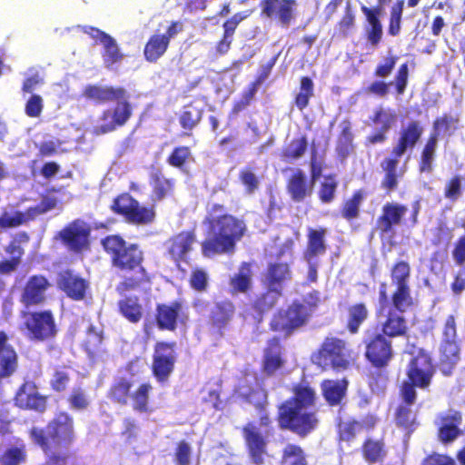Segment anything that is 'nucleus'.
<instances>
[{"instance_id":"bb28decb","label":"nucleus","mask_w":465,"mask_h":465,"mask_svg":"<svg viewBox=\"0 0 465 465\" xmlns=\"http://www.w3.org/2000/svg\"><path fill=\"white\" fill-rule=\"evenodd\" d=\"M361 454L369 465L382 463L388 456L385 439L367 437L361 446Z\"/></svg>"},{"instance_id":"13d9d810","label":"nucleus","mask_w":465,"mask_h":465,"mask_svg":"<svg viewBox=\"0 0 465 465\" xmlns=\"http://www.w3.org/2000/svg\"><path fill=\"white\" fill-rule=\"evenodd\" d=\"M152 390V386L149 383L140 384L134 390H132L130 398L133 401V407L134 410L140 411H147L148 395Z\"/></svg>"},{"instance_id":"052dcab7","label":"nucleus","mask_w":465,"mask_h":465,"mask_svg":"<svg viewBox=\"0 0 465 465\" xmlns=\"http://www.w3.org/2000/svg\"><path fill=\"white\" fill-rule=\"evenodd\" d=\"M25 460L24 443L8 448L1 456L2 465H19Z\"/></svg>"},{"instance_id":"393cba45","label":"nucleus","mask_w":465,"mask_h":465,"mask_svg":"<svg viewBox=\"0 0 465 465\" xmlns=\"http://www.w3.org/2000/svg\"><path fill=\"white\" fill-rule=\"evenodd\" d=\"M462 422V414L459 411H453L450 414L440 417V424L438 427L437 438L442 444H450L456 440L461 434L459 428Z\"/></svg>"},{"instance_id":"79ce46f5","label":"nucleus","mask_w":465,"mask_h":465,"mask_svg":"<svg viewBox=\"0 0 465 465\" xmlns=\"http://www.w3.org/2000/svg\"><path fill=\"white\" fill-rule=\"evenodd\" d=\"M308 148V139L305 134L293 138L280 153L281 160L284 163H293L302 158Z\"/></svg>"},{"instance_id":"8fccbe9b","label":"nucleus","mask_w":465,"mask_h":465,"mask_svg":"<svg viewBox=\"0 0 465 465\" xmlns=\"http://www.w3.org/2000/svg\"><path fill=\"white\" fill-rule=\"evenodd\" d=\"M168 38L165 35H154L144 47V56L149 62L157 61L168 47Z\"/></svg>"},{"instance_id":"338daca9","label":"nucleus","mask_w":465,"mask_h":465,"mask_svg":"<svg viewBox=\"0 0 465 465\" xmlns=\"http://www.w3.org/2000/svg\"><path fill=\"white\" fill-rule=\"evenodd\" d=\"M398 56L395 54H388L376 65L373 75L380 79L389 77L395 69Z\"/></svg>"},{"instance_id":"7c9ffc66","label":"nucleus","mask_w":465,"mask_h":465,"mask_svg":"<svg viewBox=\"0 0 465 465\" xmlns=\"http://www.w3.org/2000/svg\"><path fill=\"white\" fill-rule=\"evenodd\" d=\"M361 10L368 22V26L365 28L366 40L372 46H378L383 35L380 8L361 5Z\"/></svg>"},{"instance_id":"864d4df0","label":"nucleus","mask_w":465,"mask_h":465,"mask_svg":"<svg viewBox=\"0 0 465 465\" xmlns=\"http://www.w3.org/2000/svg\"><path fill=\"white\" fill-rule=\"evenodd\" d=\"M362 200V192L361 190L355 191L352 195L343 203L341 209L342 218L349 222L358 218Z\"/></svg>"},{"instance_id":"e433bc0d","label":"nucleus","mask_w":465,"mask_h":465,"mask_svg":"<svg viewBox=\"0 0 465 465\" xmlns=\"http://www.w3.org/2000/svg\"><path fill=\"white\" fill-rule=\"evenodd\" d=\"M438 134H430L426 139L418 162V169L420 173H430L433 170V163L437 156Z\"/></svg>"},{"instance_id":"774afa93","label":"nucleus","mask_w":465,"mask_h":465,"mask_svg":"<svg viewBox=\"0 0 465 465\" xmlns=\"http://www.w3.org/2000/svg\"><path fill=\"white\" fill-rule=\"evenodd\" d=\"M420 465H456V462L448 454L431 451L422 459Z\"/></svg>"},{"instance_id":"aec40b11","label":"nucleus","mask_w":465,"mask_h":465,"mask_svg":"<svg viewBox=\"0 0 465 465\" xmlns=\"http://www.w3.org/2000/svg\"><path fill=\"white\" fill-rule=\"evenodd\" d=\"M327 232V229L322 226L307 229V243L302 253L306 262L316 261L318 257L326 253L328 249Z\"/></svg>"},{"instance_id":"58836bf2","label":"nucleus","mask_w":465,"mask_h":465,"mask_svg":"<svg viewBox=\"0 0 465 465\" xmlns=\"http://www.w3.org/2000/svg\"><path fill=\"white\" fill-rule=\"evenodd\" d=\"M16 353L7 343V336L0 332V379L11 375L16 369Z\"/></svg>"},{"instance_id":"c756f323","label":"nucleus","mask_w":465,"mask_h":465,"mask_svg":"<svg viewBox=\"0 0 465 465\" xmlns=\"http://www.w3.org/2000/svg\"><path fill=\"white\" fill-rule=\"evenodd\" d=\"M401 399L402 402L395 410L394 421L397 428L401 430L406 436L410 437L419 426L417 415L411 410V406L415 401L408 402L404 398Z\"/></svg>"},{"instance_id":"4468645a","label":"nucleus","mask_w":465,"mask_h":465,"mask_svg":"<svg viewBox=\"0 0 465 465\" xmlns=\"http://www.w3.org/2000/svg\"><path fill=\"white\" fill-rule=\"evenodd\" d=\"M234 392L243 401L254 406L259 411H263L267 394L266 391L256 382V377L253 374H246L240 379Z\"/></svg>"},{"instance_id":"1a4fd4ad","label":"nucleus","mask_w":465,"mask_h":465,"mask_svg":"<svg viewBox=\"0 0 465 465\" xmlns=\"http://www.w3.org/2000/svg\"><path fill=\"white\" fill-rule=\"evenodd\" d=\"M363 344L366 361L375 369H387L394 358L391 340L376 332L364 339Z\"/></svg>"},{"instance_id":"9b49d317","label":"nucleus","mask_w":465,"mask_h":465,"mask_svg":"<svg viewBox=\"0 0 465 465\" xmlns=\"http://www.w3.org/2000/svg\"><path fill=\"white\" fill-rule=\"evenodd\" d=\"M176 355L173 344L158 342L154 348L152 370L160 383L167 382L174 369Z\"/></svg>"},{"instance_id":"603ef678","label":"nucleus","mask_w":465,"mask_h":465,"mask_svg":"<svg viewBox=\"0 0 465 465\" xmlns=\"http://www.w3.org/2000/svg\"><path fill=\"white\" fill-rule=\"evenodd\" d=\"M338 181L335 173L324 175L318 190V198L322 203H331L336 197Z\"/></svg>"},{"instance_id":"09e8293b","label":"nucleus","mask_w":465,"mask_h":465,"mask_svg":"<svg viewBox=\"0 0 465 465\" xmlns=\"http://www.w3.org/2000/svg\"><path fill=\"white\" fill-rule=\"evenodd\" d=\"M252 263L243 262L234 274V292L247 293L252 287Z\"/></svg>"},{"instance_id":"0e129e2a","label":"nucleus","mask_w":465,"mask_h":465,"mask_svg":"<svg viewBox=\"0 0 465 465\" xmlns=\"http://www.w3.org/2000/svg\"><path fill=\"white\" fill-rule=\"evenodd\" d=\"M202 117V110L195 104L184 106L180 117V123L185 129H192Z\"/></svg>"},{"instance_id":"f704fd0d","label":"nucleus","mask_w":465,"mask_h":465,"mask_svg":"<svg viewBox=\"0 0 465 465\" xmlns=\"http://www.w3.org/2000/svg\"><path fill=\"white\" fill-rule=\"evenodd\" d=\"M349 381L343 378L341 380H323L321 382L322 393L330 406L341 404L345 398L348 390Z\"/></svg>"},{"instance_id":"6ab92c4d","label":"nucleus","mask_w":465,"mask_h":465,"mask_svg":"<svg viewBox=\"0 0 465 465\" xmlns=\"http://www.w3.org/2000/svg\"><path fill=\"white\" fill-rule=\"evenodd\" d=\"M292 272L290 263L286 262H271L263 273V284L266 288L282 293L283 285L291 281Z\"/></svg>"},{"instance_id":"49530a36","label":"nucleus","mask_w":465,"mask_h":465,"mask_svg":"<svg viewBox=\"0 0 465 465\" xmlns=\"http://www.w3.org/2000/svg\"><path fill=\"white\" fill-rule=\"evenodd\" d=\"M280 465H308L305 450L298 444H286L282 450Z\"/></svg>"},{"instance_id":"f3484780","label":"nucleus","mask_w":465,"mask_h":465,"mask_svg":"<svg viewBox=\"0 0 465 465\" xmlns=\"http://www.w3.org/2000/svg\"><path fill=\"white\" fill-rule=\"evenodd\" d=\"M242 431L252 461L256 465H262L264 463V457L267 454V441L265 438L252 422L243 426Z\"/></svg>"},{"instance_id":"a18cd8bd","label":"nucleus","mask_w":465,"mask_h":465,"mask_svg":"<svg viewBox=\"0 0 465 465\" xmlns=\"http://www.w3.org/2000/svg\"><path fill=\"white\" fill-rule=\"evenodd\" d=\"M353 138L351 123L344 121L336 143V153L340 157L347 158L353 152Z\"/></svg>"},{"instance_id":"c85d7f7f","label":"nucleus","mask_w":465,"mask_h":465,"mask_svg":"<svg viewBox=\"0 0 465 465\" xmlns=\"http://www.w3.org/2000/svg\"><path fill=\"white\" fill-rule=\"evenodd\" d=\"M89 229L83 222H75L60 232L63 242L72 250L80 251L88 243Z\"/></svg>"},{"instance_id":"69168bd1","label":"nucleus","mask_w":465,"mask_h":465,"mask_svg":"<svg viewBox=\"0 0 465 465\" xmlns=\"http://www.w3.org/2000/svg\"><path fill=\"white\" fill-rule=\"evenodd\" d=\"M361 430V422L356 420H350L340 422L338 425V438L341 441H351Z\"/></svg>"},{"instance_id":"c03bdc74","label":"nucleus","mask_w":465,"mask_h":465,"mask_svg":"<svg viewBox=\"0 0 465 465\" xmlns=\"http://www.w3.org/2000/svg\"><path fill=\"white\" fill-rule=\"evenodd\" d=\"M356 25V15L350 0L346 1L341 17L335 25L334 35L338 37H348Z\"/></svg>"},{"instance_id":"de8ad7c7","label":"nucleus","mask_w":465,"mask_h":465,"mask_svg":"<svg viewBox=\"0 0 465 465\" xmlns=\"http://www.w3.org/2000/svg\"><path fill=\"white\" fill-rule=\"evenodd\" d=\"M460 120L459 114H450L444 113L433 121V132L431 134H438L439 135L440 133H442L448 135H452L457 130L460 129Z\"/></svg>"},{"instance_id":"f8f14e48","label":"nucleus","mask_w":465,"mask_h":465,"mask_svg":"<svg viewBox=\"0 0 465 465\" xmlns=\"http://www.w3.org/2000/svg\"><path fill=\"white\" fill-rule=\"evenodd\" d=\"M409 65L408 63L401 64L394 76L393 81L385 82L383 79L376 80L364 88L367 94L385 97L390 93V87L392 85L397 95H402L406 92L409 84Z\"/></svg>"},{"instance_id":"5701e85b","label":"nucleus","mask_w":465,"mask_h":465,"mask_svg":"<svg viewBox=\"0 0 465 465\" xmlns=\"http://www.w3.org/2000/svg\"><path fill=\"white\" fill-rule=\"evenodd\" d=\"M187 320V312L178 302L158 306L157 322L162 329L174 330L178 323L184 324Z\"/></svg>"},{"instance_id":"423d86ee","label":"nucleus","mask_w":465,"mask_h":465,"mask_svg":"<svg viewBox=\"0 0 465 465\" xmlns=\"http://www.w3.org/2000/svg\"><path fill=\"white\" fill-rule=\"evenodd\" d=\"M46 435L44 430L34 428L31 439L38 444L45 453L55 452L64 455L68 446L74 440L73 420L65 413H60L47 426Z\"/></svg>"},{"instance_id":"412c9836","label":"nucleus","mask_w":465,"mask_h":465,"mask_svg":"<svg viewBox=\"0 0 465 465\" xmlns=\"http://www.w3.org/2000/svg\"><path fill=\"white\" fill-rule=\"evenodd\" d=\"M262 14L268 17H276L282 26H288L293 19L295 0H262Z\"/></svg>"},{"instance_id":"20e7f679","label":"nucleus","mask_w":465,"mask_h":465,"mask_svg":"<svg viewBox=\"0 0 465 465\" xmlns=\"http://www.w3.org/2000/svg\"><path fill=\"white\" fill-rule=\"evenodd\" d=\"M406 380L400 386V396L408 402L416 401L417 389L429 391L436 374V368L430 353L420 349L406 366Z\"/></svg>"},{"instance_id":"ea45409f","label":"nucleus","mask_w":465,"mask_h":465,"mask_svg":"<svg viewBox=\"0 0 465 465\" xmlns=\"http://www.w3.org/2000/svg\"><path fill=\"white\" fill-rule=\"evenodd\" d=\"M460 360V347L458 341L441 340L440 345V365L449 372Z\"/></svg>"},{"instance_id":"a211bd4d","label":"nucleus","mask_w":465,"mask_h":465,"mask_svg":"<svg viewBox=\"0 0 465 465\" xmlns=\"http://www.w3.org/2000/svg\"><path fill=\"white\" fill-rule=\"evenodd\" d=\"M406 213L405 205L398 203H386L376 221V229L379 234L383 236L393 233L394 228L401 223Z\"/></svg>"},{"instance_id":"dca6fc26","label":"nucleus","mask_w":465,"mask_h":465,"mask_svg":"<svg viewBox=\"0 0 465 465\" xmlns=\"http://www.w3.org/2000/svg\"><path fill=\"white\" fill-rule=\"evenodd\" d=\"M423 133L424 127L419 120L409 121L401 128L399 137L391 153L402 157L407 151L413 150Z\"/></svg>"},{"instance_id":"680f3d73","label":"nucleus","mask_w":465,"mask_h":465,"mask_svg":"<svg viewBox=\"0 0 465 465\" xmlns=\"http://www.w3.org/2000/svg\"><path fill=\"white\" fill-rule=\"evenodd\" d=\"M121 252H123L122 254L125 253L124 260L126 264H114L116 267L122 270H134L140 265L142 252L135 245L129 244Z\"/></svg>"},{"instance_id":"5fc2aeb1","label":"nucleus","mask_w":465,"mask_h":465,"mask_svg":"<svg viewBox=\"0 0 465 465\" xmlns=\"http://www.w3.org/2000/svg\"><path fill=\"white\" fill-rule=\"evenodd\" d=\"M104 249L112 254L114 264H126L124 260L125 253L121 254L126 245L125 242L115 235L109 236L103 241Z\"/></svg>"},{"instance_id":"4be33fe9","label":"nucleus","mask_w":465,"mask_h":465,"mask_svg":"<svg viewBox=\"0 0 465 465\" xmlns=\"http://www.w3.org/2000/svg\"><path fill=\"white\" fill-rule=\"evenodd\" d=\"M285 360L282 354V347L278 338L271 339L264 349L262 372L266 376H273L283 368Z\"/></svg>"},{"instance_id":"bf43d9fd","label":"nucleus","mask_w":465,"mask_h":465,"mask_svg":"<svg viewBox=\"0 0 465 465\" xmlns=\"http://www.w3.org/2000/svg\"><path fill=\"white\" fill-rule=\"evenodd\" d=\"M282 294L270 288H266V291L254 301L253 307L260 312H268L277 304L278 299Z\"/></svg>"},{"instance_id":"6e6d98bb","label":"nucleus","mask_w":465,"mask_h":465,"mask_svg":"<svg viewBox=\"0 0 465 465\" xmlns=\"http://www.w3.org/2000/svg\"><path fill=\"white\" fill-rule=\"evenodd\" d=\"M121 313L130 322H137L140 321L143 311L137 299L134 297H126L119 302Z\"/></svg>"},{"instance_id":"f03ea898","label":"nucleus","mask_w":465,"mask_h":465,"mask_svg":"<svg viewBox=\"0 0 465 465\" xmlns=\"http://www.w3.org/2000/svg\"><path fill=\"white\" fill-rule=\"evenodd\" d=\"M83 95L96 102H116L114 107L104 112L94 127V132L97 134L114 131L124 125L131 116L129 96L124 88L89 85L84 89Z\"/></svg>"},{"instance_id":"a19ab883","label":"nucleus","mask_w":465,"mask_h":465,"mask_svg":"<svg viewBox=\"0 0 465 465\" xmlns=\"http://www.w3.org/2000/svg\"><path fill=\"white\" fill-rule=\"evenodd\" d=\"M369 317V310L364 302H356L347 308L346 329L351 334L359 332L361 326Z\"/></svg>"},{"instance_id":"b1692460","label":"nucleus","mask_w":465,"mask_h":465,"mask_svg":"<svg viewBox=\"0 0 465 465\" xmlns=\"http://www.w3.org/2000/svg\"><path fill=\"white\" fill-rule=\"evenodd\" d=\"M401 156L390 153L380 163V166L384 173L381 181V187L390 193L398 189L399 180L403 175V171L398 170Z\"/></svg>"},{"instance_id":"3c124183","label":"nucleus","mask_w":465,"mask_h":465,"mask_svg":"<svg viewBox=\"0 0 465 465\" xmlns=\"http://www.w3.org/2000/svg\"><path fill=\"white\" fill-rule=\"evenodd\" d=\"M314 96V84L309 76H302L300 79L299 92L295 94L293 104L300 110L303 111Z\"/></svg>"},{"instance_id":"9d476101","label":"nucleus","mask_w":465,"mask_h":465,"mask_svg":"<svg viewBox=\"0 0 465 465\" xmlns=\"http://www.w3.org/2000/svg\"><path fill=\"white\" fill-rule=\"evenodd\" d=\"M62 204V198L59 193H50L43 198L40 203L30 206L25 213L15 212L5 213L0 217V227H14L25 223L28 220L55 209Z\"/></svg>"},{"instance_id":"6e6552de","label":"nucleus","mask_w":465,"mask_h":465,"mask_svg":"<svg viewBox=\"0 0 465 465\" xmlns=\"http://www.w3.org/2000/svg\"><path fill=\"white\" fill-rule=\"evenodd\" d=\"M411 268L408 262L397 261L391 269V284L395 287L391 295V305L401 312L412 307L414 301L410 286Z\"/></svg>"},{"instance_id":"ddd939ff","label":"nucleus","mask_w":465,"mask_h":465,"mask_svg":"<svg viewBox=\"0 0 465 465\" xmlns=\"http://www.w3.org/2000/svg\"><path fill=\"white\" fill-rule=\"evenodd\" d=\"M396 120L397 114L394 112L381 106L377 107L373 111L372 115L370 116V121L372 124L380 125V127L376 132L365 138V145L371 146L384 143L388 139V133L394 126Z\"/></svg>"},{"instance_id":"0eeeda50","label":"nucleus","mask_w":465,"mask_h":465,"mask_svg":"<svg viewBox=\"0 0 465 465\" xmlns=\"http://www.w3.org/2000/svg\"><path fill=\"white\" fill-rule=\"evenodd\" d=\"M208 236L203 243V252L211 257L227 252L232 246V217L223 214V206L213 205L209 214Z\"/></svg>"},{"instance_id":"4c0bfd02","label":"nucleus","mask_w":465,"mask_h":465,"mask_svg":"<svg viewBox=\"0 0 465 465\" xmlns=\"http://www.w3.org/2000/svg\"><path fill=\"white\" fill-rule=\"evenodd\" d=\"M58 284L69 297L75 300L82 299L87 288V283L84 279L70 272L60 274Z\"/></svg>"},{"instance_id":"2f4dec72","label":"nucleus","mask_w":465,"mask_h":465,"mask_svg":"<svg viewBox=\"0 0 465 465\" xmlns=\"http://www.w3.org/2000/svg\"><path fill=\"white\" fill-rule=\"evenodd\" d=\"M15 403L20 408L41 411L45 408V398L39 394L35 384L25 382L16 394Z\"/></svg>"},{"instance_id":"4d7b16f0","label":"nucleus","mask_w":465,"mask_h":465,"mask_svg":"<svg viewBox=\"0 0 465 465\" xmlns=\"http://www.w3.org/2000/svg\"><path fill=\"white\" fill-rule=\"evenodd\" d=\"M404 9V0H397L390 10L388 34L397 36L401 30V20Z\"/></svg>"},{"instance_id":"473e14b6","label":"nucleus","mask_w":465,"mask_h":465,"mask_svg":"<svg viewBox=\"0 0 465 465\" xmlns=\"http://www.w3.org/2000/svg\"><path fill=\"white\" fill-rule=\"evenodd\" d=\"M394 308L390 309L386 315L385 321L381 324V334H384L388 339H392L396 337H403L408 333V326L407 321L403 315L401 314Z\"/></svg>"},{"instance_id":"cd10ccee","label":"nucleus","mask_w":465,"mask_h":465,"mask_svg":"<svg viewBox=\"0 0 465 465\" xmlns=\"http://www.w3.org/2000/svg\"><path fill=\"white\" fill-rule=\"evenodd\" d=\"M84 33L88 34L96 43L104 46V59L107 66L114 64L122 58L115 40L109 35L94 27H85Z\"/></svg>"},{"instance_id":"2eb2a0df","label":"nucleus","mask_w":465,"mask_h":465,"mask_svg":"<svg viewBox=\"0 0 465 465\" xmlns=\"http://www.w3.org/2000/svg\"><path fill=\"white\" fill-rule=\"evenodd\" d=\"M113 210L135 223H146L153 221L154 217L152 209L140 207L138 203L128 194H123L116 198Z\"/></svg>"},{"instance_id":"37998d69","label":"nucleus","mask_w":465,"mask_h":465,"mask_svg":"<svg viewBox=\"0 0 465 465\" xmlns=\"http://www.w3.org/2000/svg\"><path fill=\"white\" fill-rule=\"evenodd\" d=\"M47 282L44 277L35 276L27 282L23 294V301L26 304L38 303L43 301Z\"/></svg>"},{"instance_id":"7ed1b4c3","label":"nucleus","mask_w":465,"mask_h":465,"mask_svg":"<svg viewBox=\"0 0 465 465\" xmlns=\"http://www.w3.org/2000/svg\"><path fill=\"white\" fill-rule=\"evenodd\" d=\"M320 302L319 292H309L302 301L293 300L286 308L278 310L270 322L271 330L284 337L306 326Z\"/></svg>"},{"instance_id":"f257e3e1","label":"nucleus","mask_w":465,"mask_h":465,"mask_svg":"<svg viewBox=\"0 0 465 465\" xmlns=\"http://www.w3.org/2000/svg\"><path fill=\"white\" fill-rule=\"evenodd\" d=\"M292 392L293 396L279 406L277 420L281 429L305 438L316 430L319 424L317 412L306 411L315 404L316 393L308 383L294 385Z\"/></svg>"},{"instance_id":"e2e57ef3","label":"nucleus","mask_w":465,"mask_h":465,"mask_svg":"<svg viewBox=\"0 0 465 465\" xmlns=\"http://www.w3.org/2000/svg\"><path fill=\"white\" fill-rule=\"evenodd\" d=\"M153 197L156 200L163 199L171 190L173 184L171 181L164 178L160 173L152 174Z\"/></svg>"},{"instance_id":"39448f33","label":"nucleus","mask_w":465,"mask_h":465,"mask_svg":"<svg viewBox=\"0 0 465 465\" xmlns=\"http://www.w3.org/2000/svg\"><path fill=\"white\" fill-rule=\"evenodd\" d=\"M311 360L322 371L331 369L336 371H343L355 362L356 356L345 340L335 336H327L312 354Z\"/></svg>"},{"instance_id":"c9c22d12","label":"nucleus","mask_w":465,"mask_h":465,"mask_svg":"<svg viewBox=\"0 0 465 465\" xmlns=\"http://www.w3.org/2000/svg\"><path fill=\"white\" fill-rule=\"evenodd\" d=\"M286 189L292 201L301 203L312 193V187L302 170L297 169L287 180Z\"/></svg>"},{"instance_id":"72a5a7b5","label":"nucleus","mask_w":465,"mask_h":465,"mask_svg":"<svg viewBox=\"0 0 465 465\" xmlns=\"http://www.w3.org/2000/svg\"><path fill=\"white\" fill-rule=\"evenodd\" d=\"M194 242L195 239L193 233L182 232L166 242V249L175 262L185 261Z\"/></svg>"},{"instance_id":"a878e982","label":"nucleus","mask_w":465,"mask_h":465,"mask_svg":"<svg viewBox=\"0 0 465 465\" xmlns=\"http://www.w3.org/2000/svg\"><path fill=\"white\" fill-rule=\"evenodd\" d=\"M25 325L35 339H45L54 332V324L49 312L34 313L26 316Z\"/></svg>"}]
</instances>
